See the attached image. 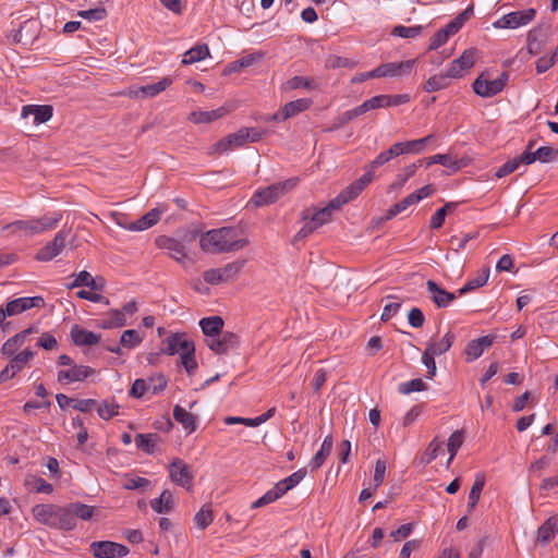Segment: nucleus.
<instances>
[{
    "mask_svg": "<svg viewBox=\"0 0 558 558\" xmlns=\"http://www.w3.org/2000/svg\"><path fill=\"white\" fill-rule=\"evenodd\" d=\"M248 245V240L239 238V231L232 227L211 229L199 238L201 248L210 254L236 252Z\"/></svg>",
    "mask_w": 558,
    "mask_h": 558,
    "instance_id": "f257e3e1",
    "label": "nucleus"
},
{
    "mask_svg": "<svg viewBox=\"0 0 558 558\" xmlns=\"http://www.w3.org/2000/svg\"><path fill=\"white\" fill-rule=\"evenodd\" d=\"M62 219L61 214L52 216H44L40 218H32L28 220H16L1 228V232L5 238H29L53 229Z\"/></svg>",
    "mask_w": 558,
    "mask_h": 558,
    "instance_id": "f03ea898",
    "label": "nucleus"
},
{
    "mask_svg": "<svg viewBox=\"0 0 558 558\" xmlns=\"http://www.w3.org/2000/svg\"><path fill=\"white\" fill-rule=\"evenodd\" d=\"M32 514L37 522L51 529L72 531L76 526L68 506L40 504L32 508Z\"/></svg>",
    "mask_w": 558,
    "mask_h": 558,
    "instance_id": "7ed1b4c3",
    "label": "nucleus"
},
{
    "mask_svg": "<svg viewBox=\"0 0 558 558\" xmlns=\"http://www.w3.org/2000/svg\"><path fill=\"white\" fill-rule=\"evenodd\" d=\"M166 348L163 353L168 355L180 354L181 364L187 372L193 374L197 368L195 360V345L184 333H173L163 341Z\"/></svg>",
    "mask_w": 558,
    "mask_h": 558,
    "instance_id": "20e7f679",
    "label": "nucleus"
},
{
    "mask_svg": "<svg viewBox=\"0 0 558 558\" xmlns=\"http://www.w3.org/2000/svg\"><path fill=\"white\" fill-rule=\"evenodd\" d=\"M296 178H291L282 182L271 184L267 187L258 189L252 196L251 203L255 207H264L276 203L286 194L291 192L298 184Z\"/></svg>",
    "mask_w": 558,
    "mask_h": 558,
    "instance_id": "39448f33",
    "label": "nucleus"
},
{
    "mask_svg": "<svg viewBox=\"0 0 558 558\" xmlns=\"http://www.w3.org/2000/svg\"><path fill=\"white\" fill-rule=\"evenodd\" d=\"M245 259H236L220 268H211L204 271V280L209 284H219L234 280L243 270Z\"/></svg>",
    "mask_w": 558,
    "mask_h": 558,
    "instance_id": "423d86ee",
    "label": "nucleus"
},
{
    "mask_svg": "<svg viewBox=\"0 0 558 558\" xmlns=\"http://www.w3.org/2000/svg\"><path fill=\"white\" fill-rule=\"evenodd\" d=\"M508 77V73L506 72H502L497 78L492 81H488L484 78L483 75H480L473 82V90L476 95L481 97H493L504 89V87L507 84Z\"/></svg>",
    "mask_w": 558,
    "mask_h": 558,
    "instance_id": "0eeeda50",
    "label": "nucleus"
},
{
    "mask_svg": "<svg viewBox=\"0 0 558 558\" xmlns=\"http://www.w3.org/2000/svg\"><path fill=\"white\" fill-rule=\"evenodd\" d=\"M535 16L536 11L532 8L522 11H513L495 21L493 26L495 28H518L531 23Z\"/></svg>",
    "mask_w": 558,
    "mask_h": 558,
    "instance_id": "6e6552de",
    "label": "nucleus"
},
{
    "mask_svg": "<svg viewBox=\"0 0 558 558\" xmlns=\"http://www.w3.org/2000/svg\"><path fill=\"white\" fill-rule=\"evenodd\" d=\"M156 245L166 250L171 258L182 265H185L186 262L192 263L187 247L179 240L161 235L156 239Z\"/></svg>",
    "mask_w": 558,
    "mask_h": 558,
    "instance_id": "1a4fd4ad",
    "label": "nucleus"
},
{
    "mask_svg": "<svg viewBox=\"0 0 558 558\" xmlns=\"http://www.w3.org/2000/svg\"><path fill=\"white\" fill-rule=\"evenodd\" d=\"M477 58V49L470 48L464 50L462 54L458 59H454L446 70L448 76H450L451 78L462 77L471 68L474 66Z\"/></svg>",
    "mask_w": 558,
    "mask_h": 558,
    "instance_id": "9d476101",
    "label": "nucleus"
},
{
    "mask_svg": "<svg viewBox=\"0 0 558 558\" xmlns=\"http://www.w3.org/2000/svg\"><path fill=\"white\" fill-rule=\"evenodd\" d=\"M169 476L172 483L191 490L193 486L194 474L191 468L181 459L173 460L169 466Z\"/></svg>",
    "mask_w": 558,
    "mask_h": 558,
    "instance_id": "9b49d317",
    "label": "nucleus"
},
{
    "mask_svg": "<svg viewBox=\"0 0 558 558\" xmlns=\"http://www.w3.org/2000/svg\"><path fill=\"white\" fill-rule=\"evenodd\" d=\"M371 182L372 174L364 173L359 180L343 189L337 197L331 199V206L336 205V207L341 208L350 201L356 198Z\"/></svg>",
    "mask_w": 558,
    "mask_h": 558,
    "instance_id": "f8f14e48",
    "label": "nucleus"
},
{
    "mask_svg": "<svg viewBox=\"0 0 558 558\" xmlns=\"http://www.w3.org/2000/svg\"><path fill=\"white\" fill-rule=\"evenodd\" d=\"M90 551L96 558H122L129 554V548L110 541H97L90 544Z\"/></svg>",
    "mask_w": 558,
    "mask_h": 558,
    "instance_id": "ddd939ff",
    "label": "nucleus"
},
{
    "mask_svg": "<svg viewBox=\"0 0 558 558\" xmlns=\"http://www.w3.org/2000/svg\"><path fill=\"white\" fill-rule=\"evenodd\" d=\"M69 232L60 230L53 238V240L41 247L35 258L40 262H48L57 257L64 250Z\"/></svg>",
    "mask_w": 558,
    "mask_h": 558,
    "instance_id": "4468645a",
    "label": "nucleus"
},
{
    "mask_svg": "<svg viewBox=\"0 0 558 558\" xmlns=\"http://www.w3.org/2000/svg\"><path fill=\"white\" fill-rule=\"evenodd\" d=\"M45 300L41 296H26L12 300L7 303L5 312L8 316H15L34 307H44Z\"/></svg>",
    "mask_w": 558,
    "mask_h": 558,
    "instance_id": "2eb2a0df",
    "label": "nucleus"
},
{
    "mask_svg": "<svg viewBox=\"0 0 558 558\" xmlns=\"http://www.w3.org/2000/svg\"><path fill=\"white\" fill-rule=\"evenodd\" d=\"M415 64V60L401 62H388L379 65L377 69L378 77H398L409 75Z\"/></svg>",
    "mask_w": 558,
    "mask_h": 558,
    "instance_id": "dca6fc26",
    "label": "nucleus"
},
{
    "mask_svg": "<svg viewBox=\"0 0 558 558\" xmlns=\"http://www.w3.org/2000/svg\"><path fill=\"white\" fill-rule=\"evenodd\" d=\"M426 290L428 298L438 308L449 306L457 298L454 293L445 290L434 280H428L426 282Z\"/></svg>",
    "mask_w": 558,
    "mask_h": 558,
    "instance_id": "f3484780",
    "label": "nucleus"
},
{
    "mask_svg": "<svg viewBox=\"0 0 558 558\" xmlns=\"http://www.w3.org/2000/svg\"><path fill=\"white\" fill-rule=\"evenodd\" d=\"M207 345L211 351H214L217 354H223L227 353L229 350L236 347L239 343L238 336L233 332L226 331L220 332L219 336L207 339L206 340Z\"/></svg>",
    "mask_w": 558,
    "mask_h": 558,
    "instance_id": "a211bd4d",
    "label": "nucleus"
},
{
    "mask_svg": "<svg viewBox=\"0 0 558 558\" xmlns=\"http://www.w3.org/2000/svg\"><path fill=\"white\" fill-rule=\"evenodd\" d=\"M340 209L339 207L331 206V201L323 208L314 210L307 208L302 213L303 220H311L317 228L328 223L331 220L335 210Z\"/></svg>",
    "mask_w": 558,
    "mask_h": 558,
    "instance_id": "6ab92c4d",
    "label": "nucleus"
},
{
    "mask_svg": "<svg viewBox=\"0 0 558 558\" xmlns=\"http://www.w3.org/2000/svg\"><path fill=\"white\" fill-rule=\"evenodd\" d=\"M94 373L95 371L89 366L73 364L70 369H61L58 372V381L65 384L82 381Z\"/></svg>",
    "mask_w": 558,
    "mask_h": 558,
    "instance_id": "aec40b11",
    "label": "nucleus"
},
{
    "mask_svg": "<svg viewBox=\"0 0 558 558\" xmlns=\"http://www.w3.org/2000/svg\"><path fill=\"white\" fill-rule=\"evenodd\" d=\"M494 337L483 336L470 341L464 350L465 361L473 362L478 359L486 349L492 347Z\"/></svg>",
    "mask_w": 558,
    "mask_h": 558,
    "instance_id": "412c9836",
    "label": "nucleus"
},
{
    "mask_svg": "<svg viewBox=\"0 0 558 558\" xmlns=\"http://www.w3.org/2000/svg\"><path fill=\"white\" fill-rule=\"evenodd\" d=\"M34 332H37V329L34 327H29L11 337L2 344L1 353L9 357L16 355L19 349L25 343L26 338Z\"/></svg>",
    "mask_w": 558,
    "mask_h": 558,
    "instance_id": "4be33fe9",
    "label": "nucleus"
},
{
    "mask_svg": "<svg viewBox=\"0 0 558 558\" xmlns=\"http://www.w3.org/2000/svg\"><path fill=\"white\" fill-rule=\"evenodd\" d=\"M558 155V150L550 146H542L537 148L535 151L524 150L523 151V160L524 165H531L535 161L541 162H550Z\"/></svg>",
    "mask_w": 558,
    "mask_h": 558,
    "instance_id": "5701e85b",
    "label": "nucleus"
},
{
    "mask_svg": "<svg viewBox=\"0 0 558 558\" xmlns=\"http://www.w3.org/2000/svg\"><path fill=\"white\" fill-rule=\"evenodd\" d=\"M29 116L34 117L33 123L38 125L41 123H45L49 121L52 117V107L43 105V106H35V105H28L24 106L22 109V117L28 118Z\"/></svg>",
    "mask_w": 558,
    "mask_h": 558,
    "instance_id": "b1692460",
    "label": "nucleus"
},
{
    "mask_svg": "<svg viewBox=\"0 0 558 558\" xmlns=\"http://www.w3.org/2000/svg\"><path fill=\"white\" fill-rule=\"evenodd\" d=\"M166 207H156L150 209L148 213H146L143 217H141L137 221L133 222L129 230L132 231H144L149 228H151L154 225H156L162 213H165Z\"/></svg>",
    "mask_w": 558,
    "mask_h": 558,
    "instance_id": "393cba45",
    "label": "nucleus"
},
{
    "mask_svg": "<svg viewBox=\"0 0 558 558\" xmlns=\"http://www.w3.org/2000/svg\"><path fill=\"white\" fill-rule=\"evenodd\" d=\"M71 338L76 345H95L100 341V335L74 325L71 329Z\"/></svg>",
    "mask_w": 558,
    "mask_h": 558,
    "instance_id": "a878e982",
    "label": "nucleus"
},
{
    "mask_svg": "<svg viewBox=\"0 0 558 558\" xmlns=\"http://www.w3.org/2000/svg\"><path fill=\"white\" fill-rule=\"evenodd\" d=\"M228 110L225 107L217 108L210 111H193L189 114V121L194 124L210 123L227 114Z\"/></svg>",
    "mask_w": 558,
    "mask_h": 558,
    "instance_id": "bb28decb",
    "label": "nucleus"
},
{
    "mask_svg": "<svg viewBox=\"0 0 558 558\" xmlns=\"http://www.w3.org/2000/svg\"><path fill=\"white\" fill-rule=\"evenodd\" d=\"M199 326L208 339L219 336L223 327V319L220 316H210L201 319Z\"/></svg>",
    "mask_w": 558,
    "mask_h": 558,
    "instance_id": "cd10ccee",
    "label": "nucleus"
},
{
    "mask_svg": "<svg viewBox=\"0 0 558 558\" xmlns=\"http://www.w3.org/2000/svg\"><path fill=\"white\" fill-rule=\"evenodd\" d=\"M472 15L473 7L471 5L458 14L451 22L442 27L441 31L445 32L448 38H450V36L457 34L461 29L464 23L470 20Z\"/></svg>",
    "mask_w": 558,
    "mask_h": 558,
    "instance_id": "c85d7f7f",
    "label": "nucleus"
},
{
    "mask_svg": "<svg viewBox=\"0 0 558 558\" xmlns=\"http://www.w3.org/2000/svg\"><path fill=\"white\" fill-rule=\"evenodd\" d=\"M135 444L136 447L148 453L151 454L155 452L157 445L160 441V436L155 433H148V434H137L135 436Z\"/></svg>",
    "mask_w": 558,
    "mask_h": 558,
    "instance_id": "c756f323",
    "label": "nucleus"
},
{
    "mask_svg": "<svg viewBox=\"0 0 558 558\" xmlns=\"http://www.w3.org/2000/svg\"><path fill=\"white\" fill-rule=\"evenodd\" d=\"M173 417L184 429L194 432L196 429V416L180 405L173 409Z\"/></svg>",
    "mask_w": 558,
    "mask_h": 558,
    "instance_id": "7c9ffc66",
    "label": "nucleus"
},
{
    "mask_svg": "<svg viewBox=\"0 0 558 558\" xmlns=\"http://www.w3.org/2000/svg\"><path fill=\"white\" fill-rule=\"evenodd\" d=\"M558 532V520L549 518L544 524L537 530V542L547 544L550 542L556 533Z\"/></svg>",
    "mask_w": 558,
    "mask_h": 558,
    "instance_id": "2f4dec72",
    "label": "nucleus"
},
{
    "mask_svg": "<svg viewBox=\"0 0 558 558\" xmlns=\"http://www.w3.org/2000/svg\"><path fill=\"white\" fill-rule=\"evenodd\" d=\"M454 341V335L451 332H447L439 341H430L427 344L425 351L429 352L433 355H440L451 348Z\"/></svg>",
    "mask_w": 558,
    "mask_h": 558,
    "instance_id": "473e14b6",
    "label": "nucleus"
},
{
    "mask_svg": "<svg viewBox=\"0 0 558 558\" xmlns=\"http://www.w3.org/2000/svg\"><path fill=\"white\" fill-rule=\"evenodd\" d=\"M410 101L408 94L401 95H378L374 96V102L377 104L378 108L396 107Z\"/></svg>",
    "mask_w": 558,
    "mask_h": 558,
    "instance_id": "72a5a7b5",
    "label": "nucleus"
},
{
    "mask_svg": "<svg viewBox=\"0 0 558 558\" xmlns=\"http://www.w3.org/2000/svg\"><path fill=\"white\" fill-rule=\"evenodd\" d=\"M24 485L28 490H33L38 494H51L53 490L51 484L46 482L44 478L33 474H28L25 476Z\"/></svg>",
    "mask_w": 558,
    "mask_h": 558,
    "instance_id": "f704fd0d",
    "label": "nucleus"
},
{
    "mask_svg": "<svg viewBox=\"0 0 558 558\" xmlns=\"http://www.w3.org/2000/svg\"><path fill=\"white\" fill-rule=\"evenodd\" d=\"M311 104H312V101L310 99H305V98L296 99V100L286 104L282 108V118L281 119L287 120L289 118L296 116L300 112L305 111L306 109L310 108Z\"/></svg>",
    "mask_w": 558,
    "mask_h": 558,
    "instance_id": "c9c22d12",
    "label": "nucleus"
},
{
    "mask_svg": "<svg viewBox=\"0 0 558 558\" xmlns=\"http://www.w3.org/2000/svg\"><path fill=\"white\" fill-rule=\"evenodd\" d=\"M150 507L157 513H168L173 507L172 493L165 489L159 498H155L150 501Z\"/></svg>",
    "mask_w": 558,
    "mask_h": 558,
    "instance_id": "e433bc0d",
    "label": "nucleus"
},
{
    "mask_svg": "<svg viewBox=\"0 0 558 558\" xmlns=\"http://www.w3.org/2000/svg\"><path fill=\"white\" fill-rule=\"evenodd\" d=\"M126 325V317L120 310H111L106 317L101 319L99 326L105 329L120 328Z\"/></svg>",
    "mask_w": 558,
    "mask_h": 558,
    "instance_id": "4c0bfd02",
    "label": "nucleus"
},
{
    "mask_svg": "<svg viewBox=\"0 0 558 558\" xmlns=\"http://www.w3.org/2000/svg\"><path fill=\"white\" fill-rule=\"evenodd\" d=\"M209 56V48L207 45H196L187 50L183 54L182 63L183 64H193L195 62L202 61Z\"/></svg>",
    "mask_w": 558,
    "mask_h": 558,
    "instance_id": "58836bf2",
    "label": "nucleus"
},
{
    "mask_svg": "<svg viewBox=\"0 0 558 558\" xmlns=\"http://www.w3.org/2000/svg\"><path fill=\"white\" fill-rule=\"evenodd\" d=\"M331 449H332V438H331V436H327V437H325L319 451L311 460V462H310L311 469L312 470L319 469L324 464L326 458L331 452Z\"/></svg>",
    "mask_w": 558,
    "mask_h": 558,
    "instance_id": "ea45409f",
    "label": "nucleus"
},
{
    "mask_svg": "<svg viewBox=\"0 0 558 558\" xmlns=\"http://www.w3.org/2000/svg\"><path fill=\"white\" fill-rule=\"evenodd\" d=\"M449 78L451 77L448 76L447 72L444 74L441 73L433 75L425 82V84L423 85V89L426 93H434L444 89L449 86Z\"/></svg>",
    "mask_w": 558,
    "mask_h": 558,
    "instance_id": "a19ab883",
    "label": "nucleus"
},
{
    "mask_svg": "<svg viewBox=\"0 0 558 558\" xmlns=\"http://www.w3.org/2000/svg\"><path fill=\"white\" fill-rule=\"evenodd\" d=\"M489 277V268H484L477 276L473 279H470L461 289H459V295H464L477 288H481L486 284Z\"/></svg>",
    "mask_w": 558,
    "mask_h": 558,
    "instance_id": "79ce46f5",
    "label": "nucleus"
},
{
    "mask_svg": "<svg viewBox=\"0 0 558 558\" xmlns=\"http://www.w3.org/2000/svg\"><path fill=\"white\" fill-rule=\"evenodd\" d=\"M416 170H417V165L416 163H411L409 166H405L396 175V179L389 185L388 190L389 191H396V190L401 189L407 183V181L416 173Z\"/></svg>",
    "mask_w": 558,
    "mask_h": 558,
    "instance_id": "37998d69",
    "label": "nucleus"
},
{
    "mask_svg": "<svg viewBox=\"0 0 558 558\" xmlns=\"http://www.w3.org/2000/svg\"><path fill=\"white\" fill-rule=\"evenodd\" d=\"M35 352L31 349H25L14 356H11L9 365L17 374L33 360Z\"/></svg>",
    "mask_w": 558,
    "mask_h": 558,
    "instance_id": "c03bdc74",
    "label": "nucleus"
},
{
    "mask_svg": "<svg viewBox=\"0 0 558 558\" xmlns=\"http://www.w3.org/2000/svg\"><path fill=\"white\" fill-rule=\"evenodd\" d=\"M284 494L283 492L281 490L280 486H278V484L276 483V485L269 489L268 492H266L260 498H258L257 500H255L252 505H251V508L252 509H256V508H260V507H264V506H267L276 500H278L280 497H282Z\"/></svg>",
    "mask_w": 558,
    "mask_h": 558,
    "instance_id": "a18cd8bd",
    "label": "nucleus"
},
{
    "mask_svg": "<svg viewBox=\"0 0 558 558\" xmlns=\"http://www.w3.org/2000/svg\"><path fill=\"white\" fill-rule=\"evenodd\" d=\"M68 507H69L70 512L72 513L73 520L76 523H77V519L89 520V519H92V517L94 514V507L88 506V505L74 502V504L69 505Z\"/></svg>",
    "mask_w": 558,
    "mask_h": 558,
    "instance_id": "49530a36",
    "label": "nucleus"
},
{
    "mask_svg": "<svg viewBox=\"0 0 558 558\" xmlns=\"http://www.w3.org/2000/svg\"><path fill=\"white\" fill-rule=\"evenodd\" d=\"M306 473V469H300L287 478L279 481L277 484L280 486L283 494H286L288 490L295 487L305 477Z\"/></svg>",
    "mask_w": 558,
    "mask_h": 558,
    "instance_id": "de8ad7c7",
    "label": "nucleus"
},
{
    "mask_svg": "<svg viewBox=\"0 0 558 558\" xmlns=\"http://www.w3.org/2000/svg\"><path fill=\"white\" fill-rule=\"evenodd\" d=\"M439 163L447 168H452L454 171L459 170L461 166L457 160H453L452 157L448 154H437L434 156H430L426 159L427 167Z\"/></svg>",
    "mask_w": 558,
    "mask_h": 558,
    "instance_id": "09e8293b",
    "label": "nucleus"
},
{
    "mask_svg": "<svg viewBox=\"0 0 558 558\" xmlns=\"http://www.w3.org/2000/svg\"><path fill=\"white\" fill-rule=\"evenodd\" d=\"M214 515L209 505H204L194 517L195 524L201 529L205 530L213 523Z\"/></svg>",
    "mask_w": 558,
    "mask_h": 558,
    "instance_id": "8fccbe9b",
    "label": "nucleus"
},
{
    "mask_svg": "<svg viewBox=\"0 0 558 558\" xmlns=\"http://www.w3.org/2000/svg\"><path fill=\"white\" fill-rule=\"evenodd\" d=\"M422 31H423V27L421 25H415V26L396 25L391 29V35L401 37V38H415L421 35Z\"/></svg>",
    "mask_w": 558,
    "mask_h": 558,
    "instance_id": "3c124183",
    "label": "nucleus"
},
{
    "mask_svg": "<svg viewBox=\"0 0 558 558\" xmlns=\"http://www.w3.org/2000/svg\"><path fill=\"white\" fill-rule=\"evenodd\" d=\"M520 165H524L523 154L520 155L519 157H514V158L508 160L501 167H499L495 173V177L498 179L505 178L508 174H511L512 172H514L519 168Z\"/></svg>",
    "mask_w": 558,
    "mask_h": 558,
    "instance_id": "603ef678",
    "label": "nucleus"
},
{
    "mask_svg": "<svg viewBox=\"0 0 558 558\" xmlns=\"http://www.w3.org/2000/svg\"><path fill=\"white\" fill-rule=\"evenodd\" d=\"M142 341L143 337L135 329L124 330L120 338L121 345L128 349L140 345Z\"/></svg>",
    "mask_w": 558,
    "mask_h": 558,
    "instance_id": "864d4df0",
    "label": "nucleus"
},
{
    "mask_svg": "<svg viewBox=\"0 0 558 558\" xmlns=\"http://www.w3.org/2000/svg\"><path fill=\"white\" fill-rule=\"evenodd\" d=\"M435 138L434 134H429L425 137L418 140L407 141L405 148L407 154H420L425 150L427 144H429Z\"/></svg>",
    "mask_w": 558,
    "mask_h": 558,
    "instance_id": "5fc2aeb1",
    "label": "nucleus"
},
{
    "mask_svg": "<svg viewBox=\"0 0 558 558\" xmlns=\"http://www.w3.org/2000/svg\"><path fill=\"white\" fill-rule=\"evenodd\" d=\"M454 208V203H447L439 208L430 218V228L439 229L444 225L447 214L452 211Z\"/></svg>",
    "mask_w": 558,
    "mask_h": 558,
    "instance_id": "6e6d98bb",
    "label": "nucleus"
},
{
    "mask_svg": "<svg viewBox=\"0 0 558 558\" xmlns=\"http://www.w3.org/2000/svg\"><path fill=\"white\" fill-rule=\"evenodd\" d=\"M301 87L314 89L316 85L313 80H310L304 76H293L284 83V89L287 90H293Z\"/></svg>",
    "mask_w": 558,
    "mask_h": 558,
    "instance_id": "4d7b16f0",
    "label": "nucleus"
},
{
    "mask_svg": "<svg viewBox=\"0 0 558 558\" xmlns=\"http://www.w3.org/2000/svg\"><path fill=\"white\" fill-rule=\"evenodd\" d=\"M119 404L114 401L105 400L98 408V415L102 420H110L111 417L119 414Z\"/></svg>",
    "mask_w": 558,
    "mask_h": 558,
    "instance_id": "13d9d810",
    "label": "nucleus"
},
{
    "mask_svg": "<svg viewBox=\"0 0 558 558\" xmlns=\"http://www.w3.org/2000/svg\"><path fill=\"white\" fill-rule=\"evenodd\" d=\"M146 386L148 392H150L151 395H157L165 390V388L167 387V379L165 378L163 375L157 374L149 377L146 380Z\"/></svg>",
    "mask_w": 558,
    "mask_h": 558,
    "instance_id": "bf43d9fd",
    "label": "nucleus"
},
{
    "mask_svg": "<svg viewBox=\"0 0 558 558\" xmlns=\"http://www.w3.org/2000/svg\"><path fill=\"white\" fill-rule=\"evenodd\" d=\"M426 389V384L421 378L411 379L402 383L398 390L402 395H410L415 391H423Z\"/></svg>",
    "mask_w": 558,
    "mask_h": 558,
    "instance_id": "052dcab7",
    "label": "nucleus"
},
{
    "mask_svg": "<svg viewBox=\"0 0 558 558\" xmlns=\"http://www.w3.org/2000/svg\"><path fill=\"white\" fill-rule=\"evenodd\" d=\"M357 64L356 61L350 60L348 58H343L340 56H330L326 60V68L328 69H339V68H349L353 69Z\"/></svg>",
    "mask_w": 558,
    "mask_h": 558,
    "instance_id": "680f3d73",
    "label": "nucleus"
},
{
    "mask_svg": "<svg viewBox=\"0 0 558 558\" xmlns=\"http://www.w3.org/2000/svg\"><path fill=\"white\" fill-rule=\"evenodd\" d=\"M440 451H442V442L437 438L433 439L422 457V462L424 464H429L434 459L437 458Z\"/></svg>",
    "mask_w": 558,
    "mask_h": 558,
    "instance_id": "e2e57ef3",
    "label": "nucleus"
},
{
    "mask_svg": "<svg viewBox=\"0 0 558 558\" xmlns=\"http://www.w3.org/2000/svg\"><path fill=\"white\" fill-rule=\"evenodd\" d=\"M463 445V432L456 430L453 432L448 439V451L451 453V459H453L458 452V450Z\"/></svg>",
    "mask_w": 558,
    "mask_h": 558,
    "instance_id": "0e129e2a",
    "label": "nucleus"
},
{
    "mask_svg": "<svg viewBox=\"0 0 558 558\" xmlns=\"http://www.w3.org/2000/svg\"><path fill=\"white\" fill-rule=\"evenodd\" d=\"M250 133L246 132V129H240L235 133L229 134L228 141H230V146L232 147H242L244 144L248 142Z\"/></svg>",
    "mask_w": 558,
    "mask_h": 558,
    "instance_id": "69168bd1",
    "label": "nucleus"
},
{
    "mask_svg": "<svg viewBox=\"0 0 558 558\" xmlns=\"http://www.w3.org/2000/svg\"><path fill=\"white\" fill-rule=\"evenodd\" d=\"M485 485V477L483 474H477L475 477V481L471 487L470 494H469V500L477 501L481 498L482 490Z\"/></svg>",
    "mask_w": 558,
    "mask_h": 558,
    "instance_id": "338daca9",
    "label": "nucleus"
},
{
    "mask_svg": "<svg viewBox=\"0 0 558 558\" xmlns=\"http://www.w3.org/2000/svg\"><path fill=\"white\" fill-rule=\"evenodd\" d=\"M386 471H387L386 461L378 459L375 463V472H374V477H373L375 488L379 487L384 483Z\"/></svg>",
    "mask_w": 558,
    "mask_h": 558,
    "instance_id": "774afa93",
    "label": "nucleus"
}]
</instances>
